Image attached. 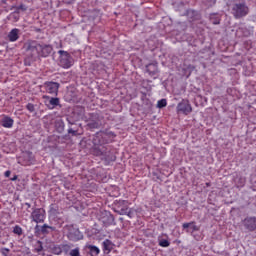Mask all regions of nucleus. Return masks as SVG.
I'll use <instances>...</instances> for the list:
<instances>
[{"instance_id": "f257e3e1", "label": "nucleus", "mask_w": 256, "mask_h": 256, "mask_svg": "<svg viewBox=\"0 0 256 256\" xmlns=\"http://www.w3.org/2000/svg\"><path fill=\"white\" fill-rule=\"evenodd\" d=\"M92 143L94 145L93 153L96 157H104L105 161H116L117 157L113 155L110 151L107 152V139L105 138V134L103 132H97L92 139Z\"/></svg>"}, {"instance_id": "f03ea898", "label": "nucleus", "mask_w": 256, "mask_h": 256, "mask_svg": "<svg viewBox=\"0 0 256 256\" xmlns=\"http://www.w3.org/2000/svg\"><path fill=\"white\" fill-rule=\"evenodd\" d=\"M24 48L31 57H49L53 51V46L50 44H40L35 40H28L24 44Z\"/></svg>"}, {"instance_id": "7ed1b4c3", "label": "nucleus", "mask_w": 256, "mask_h": 256, "mask_svg": "<svg viewBox=\"0 0 256 256\" xmlns=\"http://www.w3.org/2000/svg\"><path fill=\"white\" fill-rule=\"evenodd\" d=\"M232 15L235 19L247 17L249 15V6L245 2L234 4L232 6Z\"/></svg>"}, {"instance_id": "20e7f679", "label": "nucleus", "mask_w": 256, "mask_h": 256, "mask_svg": "<svg viewBox=\"0 0 256 256\" xmlns=\"http://www.w3.org/2000/svg\"><path fill=\"white\" fill-rule=\"evenodd\" d=\"M58 55H60V66H62L63 69H71V67H73V57L69 52L59 50Z\"/></svg>"}, {"instance_id": "39448f33", "label": "nucleus", "mask_w": 256, "mask_h": 256, "mask_svg": "<svg viewBox=\"0 0 256 256\" xmlns=\"http://www.w3.org/2000/svg\"><path fill=\"white\" fill-rule=\"evenodd\" d=\"M31 219L34 223H45V210L43 208H35L31 213Z\"/></svg>"}, {"instance_id": "423d86ee", "label": "nucleus", "mask_w": 256, "mask_h": 256, "mask_svg": "<svg viewBox=\"0 0 256 256\" xmlns=\"http://www.w3.org/2000/svg\"><path fill=\"white\" fill-rule=\"evenodd\" d=\"M177 113H183V115H189L193 111V107L189 103V100H182L176 107Z\"/></svg>"}, {"instance_id": "0eeeda50", "label": "nucleus", "mask_w": 256, "mask_h": 256, "mask_svg": "<svg viewBox=\"0 0 256 256\" xmlns=\"http://www.w3.org/2000/svg\"><path fill=\"white\" fill-rule=\"evenodd\" d=\"M242 224L247 231H250V232L256 231V217L254 216L246 217L242 221Z\"/></svg>"}, {"instance_id": "6e6552de", "label": "nucleus", "mask_w": 256, "mask_h": 256, "mask_svg": "<svg viewBox=\"0 0 256 256\" xmlns=\"http://www.w3.org/2000/svg\"><path fill=\"white\" fill-rule=\"evenodd\" d=\"M44 88L46 93H49L50 95H57L59 91V83L57 82H45Z\"/></svg>"}, {"instance_id": "1a4fd4ad", "label": "nucleus", "mask_w": 256, "mask_h": 256, "mask_svg": "<svg viewBox=\"0 0 256 256\" xmlns=\"http://www.w3.org/2000/svg\"><path fill=\"white\" fill-rule=\"evenodd\" d=\"M67 237L70 241H81V239H83V234L81 231H79V229L72 227L70 228Z\"/></svg>"}, {"instance_id": "9d476101", "label": "nucleus", "mask_w": 256, "mask_h": 256, "mask_svg": "<svg viewBox=\"0 0 256 256\" xmlns=\"http://www.w3.org/2000/svg\"><path fill=\"white\" fill-rule=\"evenodd\" d=\"M14 124L15 120H13V118L9 117L8 115H4L0 121V125L1 127H4V129H11Z\"/></svg>"}, {"instance_id": "9b49d317", "label": "nucleus", "mask_w": 256, "mask_h": 256, "mask_svg": "<svg viewBox=\"0 0 256 256\" xmlns=\"http://www.w3.org/2000/svg\"><path fill=\"white\" fill-rule=\"evenodd\" d=\"M113 247H115V244H113V242L109 239L104 240L102 243V249L105 255H109V253L113 251Z\"/></svg>"}, {"instance_id": "f8f14e48", "label": "nucleus", "mask_w": 256, "mask_h": 256, "mask_svg": "<svg viewBox=\"0 0 256 256\" xmlns=\"http://www.w3.org/2000/svg\"><path fill=\"white\" fill-rule=\"evenodd\" d=\"M21 31L18 28H13L7 35L8 41L10 43H15V41H19V33Z\"/></svg>"}, {"instance_id": "ddd939ff", "label": "nucleus", "mask_w": 256, "mask_h": 256, "mask_svg": "<svg viewBox=\"0 0 256 256\" xmlns=\"http://www.w3.org/2000/svg\"><path fill=\"white\" fill-rule=\"evenodd\" d=\"M63 251H65V253H67V251H69V245H67V244L56 245L52 248V253L54 255H61L63 253Z\"/></svg>"}, {"instance_id": "4468645a", "label": "nucleus", "mask_w": 256, "mask_h": 256, "mask_svg": "<svg viewBox=\"0 0 256 256\" xmlns=\"http://www.w3.org/2000/svg\"><path fill=\"white\" fill-rule=\"evenodd\" d=\"M183 229H191L190 233H195V231H199V226L195 225V222H189V223H184L182 225Z\"/></svg>"}, {"instance_id": "2eb2a0df", "label": "nucleus", "mask_w": 256, "mask_h": 256, "mask_svg": "<svg viewBox=\"0 0 256 256\" xmlns=\"http://www.w3.org/2000/svg\"><path fill=\"white\" fill-rule=\"evenodd\" d=\"M88 249L91 256H97L101 253V250L97 246L89 245Z\"/></svg>"}, {"instance_id": "dca6fc26", "label": "nucleus", "mask_w": 256, "mask_h": 256, "mask_svg": "<svg viewBox=\"0 0 256 256\" xmlns=\"http://www.w3.org/2000/svg\"><path fill=\"white\" fill-rule=\"evenodd\" d=\"M47 229H51V231H55V227L53 226H49L47 224H44L42 227H41V233H43L44 235L49 233V230Z\"/></svg>"}, {"instance_id": "f3484780", "label": "nucleus", "mask_w": 256, "mask_h": 256, "mask_svg": "<svg viewBox=\"0 0 256 256\" xmlns=\"http://www.w3.org/2000/svg\"><path fill=\"white\" fill-rule=\"evenodd\" d=\"M59 98H50L49 100V104L51 105L52 109H54V107L59 106Z\"/></svg>"}, {"instance_id": "a211bd4d", "label": "nucleus", "mask_w": 256, "mask_h": 256, "mask_svg": "<svg viewBox=\"0 0 256 256\" xmlns=\"http://www.w3.org/2000/svg\"><path fill=\"white\" fill-rule=\"evenodd\" d=\"M13 233H14L15 235L21 236V235H23V228H21V226H19V225H16V226L13 228Z\"/></svg>"}, {"instance_id": "6ab92c4d", "label": "nucleus", "mask_w": 256, "mask_h": 256, "mask_svg": "<svg viewBox=\"0 0 256 256\" xmlns=\"http://www.w3.org/2000/svg\"><path fill=\"white\" fill-rule=\"evenodd\" d=\"M158 109H163V107H167V99H161L157 102Z\"/></svg>"}, {"instance_id": "aec40b11", "label": "nucleus", "mask_w": 256, "mask_h": 256, "mask_svg": "<svg viewBox=\"0 0 256 256\" xmlns=\"http://www.w3.org/2000/svg\"><path fill=\"white\" fill-rule=\"evenodd\" d=\"M169 245H171V242H169V240L162 239L159 241L160 247H169Z\"/></svg>"}, {"instance_id": "412c9836", "label": "nucleus", "mask_w": 256, "mask_h": 256, "mask_svg": "<svg viewBox=\"0 0 256 256\" xmlns=\"http://www.w3.org/2000/svg\"><path fill=\"white\" fill-rule=\"evenodd\" d=\"M26 109H28L30 113H33L35 111V105H33L32 103H28L26 105Z\"/></svg>"}, {"instance_id": "4be33fe9", "label": "nucleus", "mask_w": 256, "mask_h": 256, "mask_svg": "<svg viewBox=\"0 0 256 256\" xmlns=\"http://www.w3.org/2000/svg\"><path fill=\"white\" fill-rule=\"evenodd\" d=\"M1 253H2V255H4V256L9 255V248H2V249H1Z\"/></svg>"}, {"instance_id": "5701e85b", "label": "nucleus", "mask_w": 256, "mask_h": 256, "mask_svg": "<svg viewBox=\"0 0 256 256\" xmlns=\"http://www.w3.org/2000/svg\"><path fill=\"white\" fill-rule=\"evenodd\" d=\"M18 9H19L20 11H27V5H25V4H20V5L18 6Z\"/></svg>"}, {"instance_id": "b1692460", "label": "nucleus", "mask_w": 256, "mask_h": 256, "mask_svg": "<svg viewBox=\"0 0 256 256\" xmlns=\"http://www.w3.org/2000/svg\"><path fill=\"white\" fill-rule=\"evenodd\" d=\"M68 133H69L70 135H73L74 137L77 136V131L73 130L72 128H69V129H68Z\"/></svg>"}, {"instance_id": "393cba45", "label": "nucleus", "mask_w": 256, "mask_h": 256, "mask_svg": "<svg viewBox=\"0 0 256 256\" xmlns=\"http://www.w3.org/2000/svg\"><path fill=\"white\" fill-rule=\"evenodd\" d=\"M245 185V179L240 178V184H238V187H243Z\"/></svg>"}, {"instance_id": "a878e982", "label": "nucleus", "mask_w": 256, "mask_h": 256, "mask_svg": "<svg viewBox=\"0 0 256 256\" xmlns=\"http://www.w3.org/2000/svg\"><path fill=\"white\" fill-rule=\"evenodd\" d=\"M50 211L51 213H55V211H57V208H55V205L53 204L50 205Z\"/></svg>"}, {"instance_id": "bb28decb", "label": "nucleus", "mask_w": 256, "mask_h": 256, "mask_svg": "<svg viewBox=\"0 0 256 256\" xmlns=\"http://www.w3.org/2000/svg\"><path fill=\"white\" fill-rule=\"evenodd\" d=\"M5 177H11V172L9 170H7L5 173H4Z\"/></svg>"}, {"instance_id": "cd10ccee", "label": "nucleus", "mask_w": 256, "mask_h": 256, "mask_svg": "<svg viewBox=\"0 0 256 256\" xmlns=\"http://www.w3.org/2000/svg\"><path fill=\"white\" fill-rule=\"evenodd\" d=\"M36 251H37L38 253H41V251H43V246L40 245V246L36 249Z\"/></svg>"}, {"instance_id": "c85d7f7f", "label": "nucleus", "mask_w": 256, "mask_h": 256, "mask_svg": "<svg viewBox=\"0 0 256 256\" xmlns=\"http://www.w3.org/2000/svg\"><path fill=\"white\" fill-rule=\"evenodd\" d=\"M65 2L71 5V3H75V0H65Z\"/></svg>"}, {"instance_id": "c756f323", "label": "nucleus", "mask_w": 256, "mask_h": 256, "mask_svg": "<svg viewBox=\"0 0 256 256\" xmlns=\"http://www.w3.org/2000/svg\"><path fill=\"white\" fill-rule=\"evenodd\" d=\"M25 206L27 207V209H31V204L29 202H26Z\"/></svg>"}, {"instance_id": "7c9ffc66", "label": "nucleus", "mask_w": 256, "mask_h": 256, "mask_svg": "<svg viewBox=\"0 0 256 256\" xmlns=\"http://www.w3.org/2000/svg\"><path fill=\"white\" fill-rule=\"evenodd\" d=\"M11 181H17V175H14V177L11 178Z\"/></svg>"}, {"instance_id": "2f4dec72", "label": "nucleus", "mask_w": 256, "mask_h": 256, "mask_svg": "<svg viewBox=\"0 0 256 256\" xmlns=\"http://www.w3.org/2000/svg\"><path fill=\"white\" fill-rule=\"evenodd\" d=\"M206 187H211V182H207Z\"/></svg>"}, {"instance_id": "473e14b6", "label": "nucleus", "mask_w": 256, "mask_h": 256, "mask_svg": "<svg viewBox=\"0 0 256 256\" xmlns=\"http://www.w3.org/2000/svg\"><path fill=\"white\" fill-rule=\"evenodd\" d=\"M123 211V215H127V211H125V210H122Z\"/></svg>"}, {"instance_id": "72a5a7b5", "label": "nucleus", "mask_w": 256, "mask_h": 256, "mask_svg": "<svg viewBox=\"0 0 256 256\" xmlns=\"http://www.w3.org/2000/svg\"><path fill=\"white\" fill-rule=\"evenodd\" d=\"M43 99H49V96H43Z\"/></svg>"}, {"instance_id": "f704fd0d", "label": "nucleus", "mask_w": 256, "mask_h": 256, "mask_svg": "<svg viewBox=\"0 0 256 256\" xmlns=\"http://www.w3.org/2000/svg\"><path fill=\"white\" fill-rule=\"evenodd\" d=\"M68 123H70V125H73V122H70L69 119H67Z\"/></svg>"}, {"instance_id": "c9c22d12", "label": "nucleus", "mask_w": 256, "mask_h": 256, "mask_svg": "<svg viewBox=\"0 0 256 256\" xmlns=\"http://www.w3.org/2000/svg\"><path fill=\"white\" fill-rule=\"evenodd\" d=\"M68 123H70V125H73V122H70L69 119H67Z\"/></svg>"}, {"instance_id": "e433bc0d", "label": "nucleus", "mask_w": 256, "mask_h": 256, "mask_svg": "<svg viewBox=\"0 0 256 256\" xmlns=\"http://www.w3.org/2000/svg\"><path fill=\"white\" fill-rule=\"evenodd\" d=\"M214 25H219V22H214Z\"/></svg>"}, {"instance_id": "4c0bfd02", "label": "nucleus", "mask_w": 256, "mask_h": 256, "mask_svg": "<svg viewBox=\"0 0 256 256\" xmlns=\"http://www.w3.org/2000/svg\"><path fill=\"white\" fill-rule=\"evenodd\" d=\"M127 215H128V217H130V215H131V212H128V214H127Z\"/></svg>"}]
</instances>
